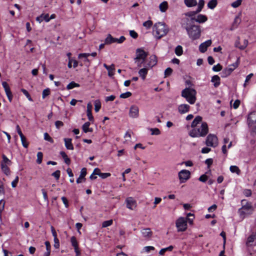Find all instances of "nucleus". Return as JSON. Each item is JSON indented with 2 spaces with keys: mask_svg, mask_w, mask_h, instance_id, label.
<instances>
[{
  "mask_svg": "<svg viewBox=\"0 0 256 256\" xmlns=\"http://www.w3.org/2000/svg\"><path fill=\"white\" fill-rule=\"evenodd\" d=\"M189 20H186V23L184 26L187 33L191 39L194 40L198 38L200 36L201 31L199 26L194 24V23L188 22Z\"/></svg>",
  "mask_w": 256,
  "mask_h": 256,
  "instance_id": "1",
  "label": "nucleus"
},
{
  "mask_svg": "<svg viewBox=\"0 0 256 256\" xmlns=\"http://www.w3.org/2000/svg\"><path fill=\"white\" fill-rule=\"evenodd\" d=\"M208 124L206 122H203L200 126L190 130L189 135L192 138L204 137L208 134Z\"/></svg>",
  "mask_w": 256,
  "mask_h": 256,
  "instance_id": "2",
  "label": "nucleus"
},
{
  "mask_svg": "<svg viewBox=\"0 0 256 256\" xmlns=\"http://www.w3.org/2000/svg\"><path fill=\"white\" fill-rule=\"evenodd\" d=\"M168 32V28L164 23L157 22L154 24L153 27V32L154 36L160 39L166 36Z\"/></svg>",
  "mask_w": 256,
  "mask_h": 256,
  "instance_id": "3",
  "label": "nucleus"
},
{
  "mask_svg": "<svg viewBox=\"0 0 256 256\" xmlns=\"http://www.w3.org/2000/svg\"><path fill=\"white\" fill-rule=\"evenodd\" d=\"M196 91L193 88H186L182 92V96L190 104H194L196 100Z\"/></svg>",
  "mask_w": 256,
  "mask_h": 256,
  "instance_id": "4",
  "label": "nucleus"
},
{
  "mask_svg": "<svg viewBox=\"0 0 256 256\" xmlns=\"http://www.w3.org/2000/svg\"><path fill=\"white\" fill-rule=\"evenodd\" d=\"M242 206L239 209L238 212L240 215H248L252 214L253 208L250 203H248L246 200L242 201Z\"/></svg>",
  "mask_w": 256,
  "mask_h": 256,
  "instance_id": "5",
  "label": "nucleus"
},
{
  "mask_svg": "<svg viewBox=\"0 0 256 256\" xmlns=\"http://www.w3.org/2000/svg\"><path fill=\"white\" fill-rule=\"evenodd\" d=\"M206 144L208 146H216L218 144V140L216 136L213 134H209L206 138Z\"/></svg>",
  "mask_w": 256,
  "mask_h": 256,
  "instance_id": "6",
  "label": "nucleus"
},
{
  "mask_svg": "<svg viewBox=\"0 0 256 256\" xmlns=\"http://www.w3.org/2000/svg\"><path fill=\"white\" fill-rule=\"evenodd\" d=\"M176 226L178 232H184L187 228V221L182 217L180 218L176 222Z\"/></svg>",
  "mask_w": 256,
  "mask_h": 256,
  "instance_id": "7",
  "label": "nucleus"
},
{
  "mask_svg": "<svg viewBox=\"0 0 256 256\" xmlns=\"http://www.w3.org/2000/svg\"><path fill=\"white\" fill-rule=\"evenodd\" d=\"M190 172L189 170H182L178 172V178L181 183L186 182L190 178Z\"/></svg>",
  "mask_w": 256,
  "mask_h": 256,
  "instance_id": "8",
  "label": "nucleus"
},
{
  "mask_svg": "<svg viewBox=\"0 0 256 256\" xmlns=\"http://www.w3.org/2000/svg\"><path fill=\"white\" fill-rule=\"evenodd\" d=\"M139 116V109L138 106L132 105L130 106L129 112V116L132 118H137Z\"/></svg>",
  "mask_w": 256,
  "mask_h": 256,
  "instance_id": "9",
  "label": "nucleus"
},
{
  "mask_svg": "<svg viewBox=\"0 0 256 256\" xmlns=\"http://www.w3.org/2000/svg\"><path fill=\"white\" fill-rule=\"evenodd\" d=\"M126 208L131 210H134L136 206V201L132 197L127 198L126 200Z\"/></svg>",
  "mask_w": 256,
  "mask_h": 256,
  "instance_id": "10",
  "label": "nucleus"
},
{
  "mask_svg": "<svg viewBox=\"0 0 256 256\" xmlns=\"http://www.w3.org/2000/svg\"><path fill=\"white\" fill-rule=\"evenodd\" d=\"M256 123V112H250L248 117V126H252Z\"/></svg>",
  "mask_w": 256,
  "mask_h": 256,
  "instance_id": "11",
  "label": "nucleus"
},
{
  "mask_svg": "<svg viewBox=\"0 0 256 256\" xmlns=\"http://www.w3.org/2000/svg\"><path fill=\"white\" fill-rule=\"evenodd\" d=\"M212 40H208L202 43L199 46V50L201 52H204L206 51L207 48L212 44Z\"/></svg>",
  "mask_w": 256,
  "mask_h": 256,
  "instance_id": "12",
  "label": "nucleus"
},
{
  "mask_svg": "<svg viewBox=\"0 0 256 256\" xmlns=\"http://www.w3.org/2000/svg\"><path fill=\"white\" fill-rule=\"evenodd\" d=\"M148 54L145 52L143 50L140 48H138L136 50V57L139 59H142L146 60Z\"/></svg>",
  "mask_w": 256,
  "mask_h": 256,
  "instance_id": "13",
  "label": "nucleus"
},
{
  "mask_svg": "<svg viewBox=\"0 0 256 256\" xmlns=\"http://www.w3.org/2000/svg\"><path fill=\"white\" fill-rule=\"evenodd\" d=\"M256 242V234L252 233L247 239L246 245L247 246H251Z\"/></svg>",
  "mask_w": 256,
  "mask_h": 256,
  "instance_id": "14",
  "label": "nucleus"
},
{
  "mask_svg": "<svg viewBox=\"0 0 256 256\" xmlns=\"http://www.w3.org/2000/svg\"><path fill=\"white\" fill-rule=\"evenodd\" d=\"M190 106L187 104H180L178 107V111L180 114H184L189 112Z\"/></svg>",
  "mask_w": 256,
  "mask_h": 256,
  "instance_id": "15",
  "label": "nucleus"
},
{
  "mask_svg": "<svg viewBox=\"0 0 256 256\" xmlns=\"http://www.w3.org/2000/svg\"><path fill=\"white\" fill-rule=\"evenodd\" d=\"M70 242L72 246L74 248V251L76 253V256H79L80 251L78 249V242L74 236H72L70 238Z\"/></svg>",
  "mask_w": 256,
  "mask_h": 256,
  "instance_id": "16",
  "label": "nucleus"
},
{
  "mask_svg": "<svg viewBox=\"0 0 256 256\" xmlns=\"http://www.w3.org/2000/svg\"><path fill=\"white\" fill-rule=\"evenodd\" d=\"M202 122V118L200 116H197L192 121L191 124V127L194 128L196 127H198L200 126Z\"/></svg>",
  "mask_w": 256,
  "mask_h": 256,
  "instance_id": "17",
  "label": "nucleus"
},
{
  "mask_svg": "<svg viewBox=\"0 0 256 256\" xmlns=\"http://www.w3.org/2000/svg\"><path fill=\"white\" fill-rule=\"evenodd\" d=\"M208 18L206 16L200 14L196 16L194 20V22L201 24L206 22Z\"/></svg>",
  "mask_w": 256,
  "mask_h": 256,
  "instance_id": "18",
  "label": "nucleus"
},
{
  "mask_svg": "<svg viewBox=\"0 0 256 256\" xmlns=\"http://www.w3.org/2000/svg\"><path fill=\"white\" fill-rule=\"evenodd\" d=\"M92 105L88 103L87 105V116L88 117V120L93 122L94 121V118L93 116H92Z\"/></svg>",
  "mask_w": 256,
  "mask_h": 256,
  "instance_id": "19",
  "label": "nucleus"
},
{
  "mask_svg": "<svg viewBox=\"0 0 256 256\" xmlns=\"http://www.w3.org/2000/svg\"><path fill=\"white\" fill-rule=\"evenodd\" d=\"M36 20L40 23L43 20H45L46 22H48L50 20V18H49V14H42L40 16H38L36 18Z\"/></svg>",
  "mask_w": 256,
  "mask_h": 256,
  "instance_id": "20",
  "label": "nucleus"
},
{
  "mask_svg": "<svg viewBox=\"0 0 256 256\" xmlns=\"http://www.w3.org/2000/svg\"><path fill=\"white\" fill-rule=\"evenodd\" d=\"M142 236L145 238H150L152 236V232L149 228H144L141 231Z\"/></svg>",
  "mask_w": 256,
  "mask_h": 256,
  "instance_id": "21",
  "label": "nucleus"
},
{
  "mask_svg": "<svg viewBox=\"0 0 256 256\" xmlns=\"http://www.w3.org/2000/svg\"><path fill=\"white\" fill-rule=\"evenodd\" d=\"M149 62L148 64V67L152 68L157 64V59L155 55L151 56L150 58Z\"/></svg>",
  "mask_w": 256,
  "mask_h": 256,
  "instance_id": "22",
  "label": "nucleus"
},
{
  "mask_svg": "<svg viewBox=\"0 0 256 256\" xmlns=\"http://www.w3.org/2000/svg\"><path fill=\"white\" fill-rule=\"evenodd\" d=\"M64 140L65 146L68 150H72L74 149V146L72 142V140L71 138H64Z\"/></svg>",
  "mask_w": 256,
  "mask_h": 256,
  "instance_id": "23",
  "label": "nucleus"
},
{
  "mask_svg": "<svg viewBox=\"0 0 256 256\" xmlns=\"http://www.w3.org/2000/svg\"><path fill=\"white\" fill-rule=\"evenodd\" d=\"M90 122H86L84 123L82 126V130L84 133H87L88 132H93V128H90Z\"/></svg>",
  "mask_w": 256,
  "mask_h": 256,
  "instance_id": "24",
  "label": "nucleus"
},
{
  "mask_svg": "<svg viewBox=\"0 0 256 256\" xmlns=\"http://www.w3.org/2000/svg\"><path fill=\"white\" fill-rule=\"evenodd\" d=\"M220 78L217 75L213 76L212 78L211 82H214V86L215 88L218 87L220 84Z\"/></svg>",
  "mask_w": 256,
  "mask_h": 256,
  "instance_id": "25",
  "label": "nucleus"
},
{
  "mask_svg": "<svg viewBox=\"0 0 256 256\" xmlns=\"http://www.w3.org/2000/svg\"><path fill=\"white\" fill-rule=\"evenodd\" d=\"M196 13L195 11L190 12L185 14L186 16H188V17L190 18V19H188L189 22H192V23L194 22V20L196 17ZM188 20V18L187 19V20Z\"/></svg>",
  "mask_w": 256,
  "mask_h": 256,
  "instance_id": "26",
  "label": "nucleus"
},
{
  "mask_svg": "<svg viewBox=\"0 0 256 256\" xmlns=\"http://www.w3.org/2000/svg\"><path fill=\"white\" fill-rule=\"evenodd\" d=\"M232 71L233 69L230 68H226L222 71L221 73V76L222 78H226L228 76Z\"/></svg>",
  "mask_w": 256,
  "mask_h": 256,
  "instance_id": "27",
  "label": "nucleus"
},
{
  "mask_svg": "<svg viewBox=\"0 0 256 256\" xmlns=\"http://www.w3.org/2000/svg\"><path fill=\"white\" fill-rule=\"evenodd\" d=\"M138 74L142 80H145L146 74H148V68H142L138 71Z\"/></svg>",
  "mask_w": 256,
  "mask_h": 256,
  "instance_id": "28",
  "label": "nucleus"
},
{
  "mask_svg": "<svg viewBox=\"0 0 256 256\" xmlns=\"http://www.w3.org/2000/svg\"><path fill=\"white\" fill-rule=\"evenodd\" d=\"M159 8L162 12H165L168 8V2L166 1L163 2L160 4Z\"/></svg>",
  "mask_w": 256,
  "mask_h": 256,
  "instance_id": "29",
  "label": "nucleus"
},
{
  "mask_svg": "<svg viewBox=\"0 0 256 256\" xmlns=\"http://www.w3.org/2000/svg\"><path fill=\"white\" fill-rule=\"evenodd\" d=\"M184 4L188 7L196 6L197 4L196 0H184Z\"/></svg>",
  "mask_w": 256,
  "mask_h": 256,
  "instance_id": "30",
  "label": "nucleus"
},
{
  "mask_svg": "<svg viewBox=\"0 0 256 256\" xmlns=\"http://www.w3.org/2000/svg\"><path fill=\"white\" fill-rule=\"evenodd\" d=\"M230 170L232 173H236L239 175L240 173V170L239 168L236 166H232L230 168Z\"/></svg>",
  "mask_w": 256,
  "mask_h": 256,
  "instance_id": "31",
  "label": "nucleus"
},
{
  "mask_svg": "<svg viewBox=\"0 0 256 256\" xmlns=\"http://www.w3.org/2000/svg\"><path fill=\"white\" fill-rule=\"evenodd\" d=\"M114 38H113L111 34H108V36L105 39V44H111L114 42Z\"/></svg>",
  "mask_w": 256,
  "mask_h": 256,
  "instance_id": "32",
  "label": "nucleus"
},
{
  "mask_svg": "<svg viewBox=\"0 0 256 256\" xmlns=\"http://www.w3.org/2000/svg\"><path fill=\"white\" fill-rule=\"evenodd\" d=\"M8 166V165H3V164H1L2 170L6 176H8L10 174V170Z\"/></svg>",
  "mask_w": 256,
  "mask_h": 256,
  "instance_id": "33",
  "label": "nucleus"
},
{
  "mask_svg": "<svg viewBox=\"0 0 256 256\" xmlns=\"http://www.w3.org/2000/svg\"><path fill=\"white\" fill-rule=\"evenodd\" d=\"M217 5V0H211L208 4V7L210 9H214Z\"/></svg>",
  "mask_w": 256,
  "mask_h": 256,
  "instance_id": "34",
  "label": "nucleus"
},
{
  "mask_svg": "<svg viewBox=\"0 0 256 256\" xmlns=\"http://www.w3.org/2000/svg\"><path fill=\"white\" fill-rule=\"evenodd\" d=\"M2 160L1 162V164H3V165H10L11 162L10 160L4 155L2 154Z\"/></svg>",
  "mask_w": 256,
  "mask_h": 256,
  "instance_id": "35",
  "label": "nucleus"
},
{
  "mask_svg": "<svg viewBox=\"0 0 256 256\" xmlns=\"http://www.w3.org/2000/svg\"><path fill=\"white\" fill-rule=\"evenodd\" d=\"M175 53L178 56H180L183 53L182 48L181 46H178L175 48Z\"/></svg>",
  "mask_w": 256,
  "mask_h": 256,
  "instance_id": "36",
  "label": "nucleus"
},
{
  "mask_svg": "<svg viewBox=\"0 0 256 256\" xmlns=\"http://www.w3.org/2000/svg\"><path fill=\"white\" fill-rule=\"evenodd\" d=\"M60 155L62 157V158L64 159V162L68 164H69L70 163V159L68 157L66 154L64 152H60Z\"/></svg>",
  "mask_w": 256,
  "mask_h": 256,
  "instance_id": "37",
  "label": "nucleus"
},
{
  "mask_svg": "<svg viewBox=\"0 0 256 256\" xmlns=\"http://www.w3.org/2000/svg\"><path fill=\"white\" fill-rule=\"evenodd\" d=\"M134 62L136 64L138 67H141L142 64L144 63L145 60L142 59H139L138 58H134Z\"/></svg>",
  "mask_w": 256,
  "mask_h": 256,
  "instance_id": "38",
  "label": "nucleus"
},
{
  "mask_svg": "<svg viewBox=\"0 0 256 256\" xmlns=\"http://www.w3.org/2000/svg\"><path fill=\"white\" fill-rule=\"evenodd\" d=\"M78 66V62L72 59L69 60V62L68 64V66L70 68H71L72 66H73L74 68H76Z\"/></svg>",
  "mask_w": 256,
  "mask_h": 256,
  "instance_id": "39",
  "label": "nucleus"
},
{
  "mask_svg": "<svg viewBox=\"0 0 256 256\" xmlns=\"http://www.w3.org/2000/svg\"><path fill=\"white\" fill-rule=\"evenodd\" d=\"M241 22V20L238 16H237L235 18L234 22L232 24V26L234 28H236L240 24Z\"/></svg>",
  "mask_w": 256,
  "mask_h": 256,
  "instance_id": "40",
  "label": "nucleus"
},
{
  "mask_svg": "<svg viewBox=\"0 0 256 256\" xmlns=\"http://www.w3.org/2000/svg\"><path fill=\"white\" fill-rule=\"evenodd\" d=\"M22 136V137H20L21 141H22V145L24 147L27 148L28 147V144L26 142V138L24 136V135Z\"/></svg>",
  "mask_w": 256,
  "mask_h": 256,
  "instance_id": "41",
  "label": "nucleus"
},
{
  "mask_svg": "<svg viewBox=\"0 0 256 256\" xmlns=\"http://www.w3.org/2000/svg\"><path fill=\"white\" fill-rule=\"evenodd\" d=\"M43 154L42 152H38L37 154L36 162L38 164H40L42 162Z\"/></svg>",
  "mask_w": 256,
  "mask_h": 256,
  "instance_id": "42",
  "label": "nucleus"
},
{
  "mask_svg": "<svg viewBox=\"0 0 256 256\" xmlns=\"http://www.w3.org/2000/svg\"><path fill=\"white\" fill-rule=\"evenodd\" d=\"M104 66L108 71V74L110 75V72L114 70V64H112L110 66H107L106 64H104Z\"/></svg>",
  "mask_w": 256,
  "mask_h": 256,
  "instance_id": "43",
  "label": "nucleus"
},
{
  "mask_svg": "<svg viewBox=\"0 0 256 256\" xmlns=\"http://www.w3.org/2000/svg\"><path fill=\"white\" fill-rule=\"evenodd\" d=\"M76 86H79V84L75 83L74 82H72L67 86L66 88L68 90H70Z\"/></svg>",
  "mask_w": 256,
  "mask_h": 256,
  "instance_id": "44",
  "label": "nucleus"
},
{
  "mask_svg": "<svg viewBox=\"0 0 256 256\" xmlns=\"http://www.w3.org/2000/svg\"><path fill=\"white\" fill-rule=\"evenodd\" d=\"M21 91L26 96V97L28 98V100L30 101V102L33 101V100L30 94H29V93L26 90L22 88V89L21 90Z\"/></svg>",
  "mask_w": 256,
  "mask_h": 256,
  "instance_id": "45",
  "label": "nucleus"
},
{
  "mask_svg": "<svg viewBox=\"0 0 256 256\" xmlns=\"http://www.w3.org/2000/svg\"><path fill=\"white\" fill-rule=\"evenodd\" d=\"M152 25V22L151 20H147L143 23V26L147 29L150 28Z\"/></svg>",
  "mask_w": 256,
  "mask_h": 256,
  "instance_id": "46",
  "label": "nucleus"
},
{
  "mask_svg": "<svg viewBox=\"0 0 256 256\" xmlns=\"http://www.w3.org/2000/svg\"><path fill=\"white\" fill-rule=\"evenodd\" d=\"M112 224V220H106L102 222V226L103 228H106V227L111 226Z\"/></svg>",
  "mask_w": 256,
  "mask_h": 256,
  "instance_id": "47",
  "label": "nucleus"
},
{
  "mask_svg": "<svg viewBox=\"0 0 256 256\" xmlns=\"http://www.w3.org/2000/svg\"><path fill=\"white\" fill-rule=\"evenodd\" d=\"M132 94L130 92H126L120 94V97L122 98H126L130 96Z\"/></svg>",
  "mask_w": 256,
  "mask_h": 256,
  "instance_id": "48",
  "label": "nucleus"
},
{
  "mask_svg": "<svg viewBox=\"0 0 256 256\" xmlns=\"http://www.w3.org/2000/svg\"><path fill=\"white\" fill-rule=\"evenodd\" d=\"M242 0H236V1L232 2L231 4L232 6L234 8L238 7L242 4Z\"/></svg>",
  "mask_w": 256,
  "mask_h": 256,
  "instance_id": "49",
  "label": "nucleus"
},
{
  "mask_svg": "<svg viewBox=\"0 0 256 256\" xmlns=\"http://www.w3.org/2000/svg\"><path fill=\"white\" fill-rule=\"evenodd\" d=\"M150 130L152 132V135H158L160 134V132L158 128H150Z\"/></svg>",
  "mask_w": 256,
  "mask_h": 256,
  "instance_id": "50",
  "label": "nucleus"
},
{
  "mask_svg": "<svg viewBox=\"0 0 256 256\" xmlns=\"http://www.w3.org/2000/svg\"><path fill=\"white\" fill-rule=\"evenodd\" d=\"M126 40V38L124 36H121L119 38H114V42H117L118 44L122 43Z\"/></svg>",
  "mask_w": 256,
  "mask_h": 256,
  "instance_id": "51",
  "label": "nucleus"
},
{
  "mask_svg": "<svg viewBox=\"0 0 256 256\" xmlns=\"http://www.w3.org/2000/svg\"><path fill=\"white\" fill-rule=\"evenodd\" d=\"M44 139L50 142L51 143L53 142V140L47 132H45L44 134Z\"/></svg>",
  "mask_w": 256,
  "mask_h": 256,
  "instance_id": "52",
  "label": "nucleus"
},
{
  "mask_svg": "<svg viewBox=\"0 0 256 256\" xmlns=\"http://www.w3.org/2000/svg\"><path fill=\"white\" fill-rule=\"evenodd\" d=\"M222 69V66L218 64L212 67V70L214 72H219Z\"/></svg>",
  "mask_w": 256,
  "mask_h": 256,
  "instance_id": "53",
  "label": "nucleus"
},
{
  "mask_svg": "<svg viewBox=\"0 0 256 256\" xmlns=\"http://www.w3.org/2000/svg\"><path fill=\"white\" fill-rule=\"evenodd\" d=\"M101 108V104L99 102H96L94 104V110L98 112Z\"/></svg>",
  "mask_w": 256,
  "mask_h": 256,
  "instance_id": "54",
  "label": "nucleus"
},
{
  "mask_svg": "<svg viewBox=\"0 0 256 256\" xmlns=\"http://www.w3.org/2000/svg\"><path fill=\"white\" fill-rule=\"evenodd\" d=\"M60 172L59 170H57L53 172L52 175L54 176L56 180H58L60 177Z\"/></svg>",
  "mask_w": 256,
  "mask_h": 256,
  "instance_id": "55",
  "label": "nucleus"
},
{
  "mask_svg": "<svg viewBox=\"0 0 256 256\" xmlns=\"http://www.w3.org/2000/svg\"><path fill=\"white\" fill-rule=\"evenodd\" d=\"M172 72V70L170 68H168L164 71L165 77L170 76Z\"/></svg>",
  "mask_w": 256,
  "mask_h": 256,
  "instance_id": "56",
  "label": "nucleus"
},
{
  "mask_svg": "<svg viewBox=\"0 0 256 256\" xmlns=\"http://www.w3.org/2000/svg\"><path fill=\"white\" fill-rule=\"evenodd\" d=\"M86 174V168H82L81 169V182Z\"/></svg>",
  "mask_w": 256,
  "mask_h": 256,
  "instance_id": "57",
  "label": "nucleus"
},
{
  "mask_svg": "<svg viewBox=\"0 0 256 256\" xmlns=\"http://www.w3.org/2000/svg\"><path fill=\"white\" fill-rule=\"evenodd\" d=\"M50 94V90L49 88L45 89L42 92V98H44L46 96Z\"/></svg>",
  "mask_w": 256,
  "mask_h": 256,
  "instance_id": "58",
  "label": "nucleus"
},
{
  "mask_svg": "<svg viewBox=\"0 0 256 256\" xmlns=\"http://www.w3.org/2000/svg\"><path fill=\"white\" fill-rule=\"evenodd\" d=\"M130 35L134 38H136L138 36V34L134 30H130Z\"/></svg>",
  "mask_w": 256,
  "mask_h": 256,
  "instance_id": "59",
  "label": "nucleus"
},
{
  "mask_svg": "<svg viewBox=\"0 0 256 256\" xmlns=\"http://www.w3.org/2000/svg\"><path fill=\"white\" fill-rule=\"evenodd\" d=\"M18 176H16L15 179L12 182V188H16L17 186V184L18 182Z\"/></svg>",
  "mask_w": 256,
  "mask_h": 256,
  "instance_id": "60",
  "label": "nucleus"
},
{
  "mask_svg": "<svg viewBox=\"0 0 256 256\" xmlns=\"http://www.w3.org/2000/svg\"><path fill=\"white\" fill-rule=\"evenodd\" d=\"M249 127L251 128V135L254 136L256 134V126L252 125V126H249Z\"/></svg>",
  "mask_w": 256,
  "mask_h": 256,
  "instance_id": "61",
  "label": "nucleus"
},
{
  "mask_svg": "<svg viewBox=\"0 0 256 256\" xmlns=\"http://www.w3.org/2000/svg\"><path fill=\"white\" fill-rule=\"evenodd\" d=\"M248 40H244V42H243V44H242V46H240V49L242 50H244L248 46Z\"/></svg>",
  "mask_w": 256,
  "mask_h": 256,
  "instance_id": "62",
  "label": "nucleus"
},
{
  "mask_svg": "<svg viewBox=\"0 0 256 256\" xmlns=\"http://www.w3.org/2000/svg\"><path fill=\"white\" fill-rule=\"evenodd\" d=\"M144 250L146 252H149L150 250H154V248L152 246H146L144 248Z\"/></svg>",
  "mask_w": 256,
  "mask_h": 256,
  "instance_id": "63",
  "label": "nucleus"
},
{
  "mask_svg": "<svg viewBox=\"0 0 256 256\" xmlns=\"http://www.w3.org/2000/svg\"><path fill=\"white\" fill-rule=\"evenodd\" d=\"M208 180V176L206 174L202 175L198 178V180L202 182H204Z\"/></svg>",
  "mask_w": 256,
  "mask_h": 256,
  "instance_id": "64",
  "label": "nucleus"
}]
</instances>
